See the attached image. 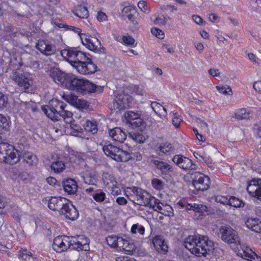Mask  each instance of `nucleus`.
Returning <instances> with one entry per match:
<instances>
[{"label": "nucleus", "mask_w": 261, "mask_h": 261, "mask_svg": "<svg viewBox=\"0 0 261 261\" xmlns=\"http://www.w3.org/2000/svg\"><path fill=\"white\" fill-rule=\"evenodd\" d=\"M123 42L126 45L132 46L135 43V39L130 36H123L122 38Z\"/></svg>", "instance_id": "6e6d98bb"}, {"label": "nucleus", "mask_w": 261, "mask_h": 261, "mask_svg": "<svg viewBox=\"0 0 261 261\" xmlns=\"http://www.w3.org/2000/svg\"><path fill=\"white\" fill-rule=\"evenodd\" d=\"M156 211L167 216H172L173 214L172 207L167 204L164 205L162 203L157 206Z\"/></svg>", "instance_id": "7c9ffc66"}, {"label": "nucleus", "mask_w": 261, "mask_h": 261, "mask_svg": "<svg viewBox=\"0 0 261 261\" xmlns=\"http://www.w3.org/2000/svg\"><path fill=\"white\" fill-rule=\"evenodd\" d=\"M65 198L62 197H51L48 200V208L53 211H57Z\"/></svg>", "instance_id": "a878e982"}, {"label": "nucleus", "mask_w": 261, "mask_h": 261, "mask_svg": "<svg viewBox=\"0 0 261 261\" xmlns=\"http://www.w3.org/2000/svg\"><path fill=\"white\" fill-rule=\"evenodd\" d=\"M82 178L84 182L88 185H93L96 181L95 175L91 173H86Z\"/></svg>", "instance_id": "a19ab883"}, {"label": "nucleus", "mask_w": 261, "mask_h": 261, "mask_svg": "<svg viewBox=\"0 0 261 261\" xmlns=\"http://www.w3.org/2000/svg\"><path fill=\"white\" fill-rule=\"evenodd\" d=\"M102 150L107 156L118 162H126L130 158L128 152L110 143H106Z\"/></svg>", "instance_id": "6e6552de"}, {"label": "nucleus", "mask_w": 261, "mask_h": 261, "mask_svg": "<svg viewBox=\"0 0 261 261\" xmlns=\"http://www.w3.org/2000/svg\"><path fill=\"white\" fill-rule=\"evenodd\" d=\"M62 186L64 191L70 195L75 194L77 189L76 182L71 178L63 181Z\"/></svg>", "instance_id": "4be33fe9"}, {"label": "nucleus", "mask_w": 261, "mask_h": 261, "mask_svg": "<svg viewBox=\"0 0 261 261\" xmlns=\"http://www.w3.org/2000/svg\"><path fill=\"white\" fill-rule=\"evenodd\" d=\"M128 137L139 143H143L145 140V137L142 134L137 132L129 133Z\"/></svg>", "instance_id": "58836bf2"}, {"label": "nucleus", "mask_w": 261, "mask_h": 261, "mask_svg": "<svg viewBox=\"0 0 261 261\" xmlns=\"http://www.w3.org/2000/svg\"><path fill=\"white\" fill-rule=\"evenodd\" d=\"M22 159L23 162L30 166L37 165L38 162L36 155L30 152H24L22 155Z\"/></svg>", "instance_id": "bb28decb"}, {"label": "nucleus", "mask_w": 261, "mask_h": 261, "mask_svg": "<svg viewBox=\"0 0 261 261\" xmlns=\"http://www.w3.org/2000/svg\"><path fill=\"white\" fill-rule=\"evenodd\" d=\"M184 246L192 253L199 257L216 254L214 243L206 236H190L185 241Z\"/></svg>", "instance_id": "f257e3e1"}, {"label": "nucleus", "mask_w": 261, "mask_h": 261, "mask_svg": "<svg viewBox=\"0 0 261 261\" xmlns=\"http://www.w3.org/2000/svg\"><path fill=\"white\" fill-rule=\"evenodd\" d=\"M136 249V246L133 243L129 242L127 247H125V250L124 251L127 252V254H131L135 251Z\"/></svg>", "instance_id": "e2e57ef3"}, {"label": "nucleus", "mask_w": 261, "mask_h": 261, "mask_svg": "<svg viewBox=\"0 0 261 261\" xmlns=\"http://www.w3.org/2000/svg\"><path fill=\"white\" fill-rule=\"evenodd\" d=\"M84 45L95 53H101L105 50L100 41L96 37L86 38Z\"/></svg>", "instance_id": "dca6fc26"}, {"label": "nucleus", "mask_w": 261, "mask_h": 261, "mask_svg": "<svg viewBox=\"0 0 261 261\" xmlns=\"http://www.w3.org/2000/svg\"><path fill=\"white\" fill-rule=\"evenodd\" d=\"M149 196L147 197L145 200H144L142 205L149 207V208H152L154 211H156L157 206L158 205H160L161 202L159 199H156L155 197L151 196L149 193Z\"/></svg>", "instance_id": "cd10ccee"}, {"label": "nucleus", "mask_w": 261, "mask_h": 261, "mask_svg": "<svg viewBox=\"0 0 261 261\" xmlns=\"http://www.w3.org/2000/svg\"><path fill=\"white\" fill-rule=\"evenodd\" d=\"M138 7L141 10V11L146 12L148 11V6L147 3L144 1H140L138 3Z\"/></svg>", "instance_id": "0e129e2a"}, {"label": "nucleus", "mask_w": 261, "mask_h": 261, "mask_svg": "<svg viewBox=\"0 0 261 261\" xmlns=\"http://www.w3.org/2000/svg\"><path fill=\"white\" fill-rule=\"evenodd\" d=\"M67 104L57 99H52L48 105L42 106V110L47 117L53 121H59L60 118L64 120L72 119V113L66 109Z\"/></svg>", "instance_id": "39448f33"}, {"label": "nucleus", "mask_w": 261, "mask_h": 261, "mask_svg": "<svg viewBox=\"0 0 261 261\" xmlns=\"http://www.w3.org/2000/svg\"><path fill=\"white\" fill-rule=\"evenodd\" d=\"M136 12L130 15L129 14L126 17L132 24L131 30L132 31H136L139 28V24L136 20Z\"/></svg>", "instance_id": "ea45409f"}, {"label": "nucleus", "mask_w": 261, "mask_h": 261, "mask_svg": "<svg viewBox=\"0 0 261 261\" xmlns=\"http://www.w3.org/2000/svg\"><path fill=\"white\" fill-rule=\"evenodd\" d=\"M151 107L156 114L160 113L161 110L163 108V106L156 101L151 102Z\"/></svg>", "instance_id": "bf43d9fd"}, {"label": "nucleus", "mask_w": 261, "mask_h": 261, "mask_svg": "<svg viewBox=\"0 0 261 261\" xmlns=\"http://www.w3.org/2000/svg\"><path fill=\"white\" fill-rule=\"evenodd\" d=\"M261 190V179H253L251 180L247 188L248 192L252 196L258 198Z\"/></svg>", "instance_id": "a211bd4d"}, {"label": "nucleus", "mask_w": 261, "mask_h": 261, "mask_svg": "<svg viewBox=\"0 0 261 261\" xmlns=\"http://www.w3.org/2000/svg\"><path fill=\"white\" fill-rule=\"evenodd\" d=\"M79 50L76 48H70L67 49H64L61 51V54L62 56H66L68 58L69 62L71 64V60H75L76 58V55L79 53Z\"/></svg>", "instance_id": "c756f323"}, {"label": "nucleus", "mask_w": 261, "mask_h": 261, "mask_svg": "<svg viewBox=\"0 0 261 261\" xmlns=\"http://www.w3.org/2000/svg\"><path fill=\"white\" fill-rule=\"evenodd\" d=\"M36 47L42 54L46 56L55 55L57 52V47L54 44L43 40H39Z\"/></svg>", "instance_id": "ddd939ff"}, {"label": "nucleus", "mask_w": 261, "mask_h": 261, "mask_svg": "<svg viewBox=\"0 0 261 261\" xmlns=\"http://www.w3.org/2000/svg\"><path fill=\"white\" fill-rule=\"evenodd\" d=\"M7 103V96L2 92H0V110L5 108Z\"/></svg>", "instance_id": "603ef678"}, {"label": "nucleus", "mask_w": 261, "mask_h": 261, "mask_svg": "<svg viewBox=\"0 0 261 261\" xmlns=\"http://www.w3.org/2000/svg\"><path fill=\"white\" fill-rule=\"evenodd\" d=\"M89 58L87 56L86 54L80 51L76 55V58L75 60H71V65L75 68L79 66L80 63L84 62L88 60Z\"/></svg>", "instance_id": "72a5a7b5"}, {"label": "nucleus", "mask_w": 261, "mask_h": 261, "mask_svg": "<svg viewBox=\"0 0 261 261\" xmlns=\"http://www.w3.org/2000/svg\"><path fill=\"white\" fill-rule=\"evenodd\" d=\"M20 161L18 151L9 143L0 146V162L15 165Z\"/></svg>", "instance_id": "0eeeda50"}, {"label": "nucleus", "mask_w": 261, "mask_h": 261, "mask_svg": "<svg viewBox=\"0 0 261 261\" xmlns=\"http://www.w3.org/2000/svg\"><path fill=\"white\" fill-rule=\"evenodd\" d=\"M173 115L172 123L176 128H178L182 119L180 115L177 113H173Z\"/></svg>", "instance_id": "09e8293b"}, {"label": "nucleus", "mask_w": 261, "mask_h": 261, "mask_svg": "<svg viewBox=\"0 0 261 261\" xmlns=\"http://www.w3.org/2000/svg\"><path fill=\"white\" fill-rule=\"evenodd\" d=\"M125 240L122 237H119L118 240H117V244L115 247V248L118 251H122V248H123V246L124 245V242H125Z\"/></svg>", "instance_id": "680f3d73"}, {"label": "nucleus", "mask_w": 261, "mask_h": 261, "mask_svg": "<svg viewBox=\"0 0 261 261\" xmlns=\"http://www.w3.org/2000/svg\"><path fill=\"white\" fill-rule=\"evenodd\" d=\"M91 196L97 202H102L103 201H105V203L109 202V198H107L105 192L102 190H96L91 194Z\"/></svg>", "instance_id": "c85d7f7f"}, {"label": "nucleus", "mask_w": 261, "mask_h": 261, "mask_svg": "<svg viewBox=\"0 0 261 261\" xmlns=\"http://www.w3.org/2000/svg\"><path fill=\"white\" fill-rule=\"evenodd\" d=\"M72 118L71 119V121H70V119H66V120L65 121L70 124V127L73 131L76 133H82L83 128L79 125L72 123Z\"/></svg>", "instance_id": "3c124183"}, {"label": "nucleus", "mask_w": 261, "mask_h": 261, "mask_svg": "<svg viewBox=\"0 0 261 261\" xmlns=\"http://www.w3.org/2000/svg\"><path fill=\"white\" fill-rule=\"evenodd\" d=\"M119 238V237L115 235L108 237L106 238V241L108 245L112 248H115L117 244V240H118Z\"/></svg>", "instance_id": "79ce46f5"}, {"label": "nucleus", "mask_w": 261, "mask_h": 261, "mask_svg": "<svg viewBox=\"0 0 261 261\" xmlns=\"http://www.w3.org/2000/svg\"><path fill=\"white\" fill-rule=\"evenodd\" d=\"M124 117L126 123L134 127L144 126L145 122L140 118V115L139 113L128 111L125 113Z\"/></svg>", "instance_id": "4468645a"}, {"label": "nucleus", "mask_w": 261, "mask_h": 261, "mask_svg": "<svg viewBox=\"0 0 261 261\" xmlns=\"http://www.w3.org/2000/svg\"><path fill=\"white\" fill-rule=\"evenodd\" d=\"M68 29H71V30L74 31V32L78 33V34L80 36L82 42L84 45V43L85 42V38H91L92 37V36H89L85 34L81 33V30L79 28H77L72 27V26H68Z\"/></svg>", "instance_id": "c03bdc74"}, {"label": "nucleus", "mask_w": 261, "mask_h": 261, "mask_svg": "<svg viewBox=\"0 0 261 261\" xmlns=\"http://www.w3.org/2000/svg\"><path fill=\"white\" fill-rule=\"evenodd\" d=\"M115 184L112 182L111 186V194L114 196L118 195L121 194V191L120 189L116 186V182L114 181Z\"/></svg>", "instance_id": "4d7b16f0"}, {"label": "nucleus", "mask_w": 261, "mask_h": 261, "mask_svg": "<svg viewBox=\"0 0 261 261\" xmlns=\"http://www.w3.org/2000/svg\"><path fill=\"white\" fill-rule=\"evenodd\" d=\"M250 112L246 109H241L234 113V117L238 119H249L250 117Z\"/></svg>", "instance_id": "e433bc0d"}, {"label": "nucleus", "mask_w": 261, "mask_h": 261, "mask_svg": "<svg viewBox=\"0 0 261 261\" xmlns=\"http://www.w3.org/2000/svg\"><path fill=\"white\" fill-rule=\"evenodd\" d=\"M215 200L217 202H219L223 204H227L229 203V198L226 196H222L221 195L217 196Z\"/></svg>", "instance_id": "5fc2aeb1"}, {"label": "nucleus", "mask_w": 261, "mask_h": 261, "mask_svg": "<svg viewBox=\"0 0 261 261\" xmlns=\"http://www.w3.org/2000/svg\"><path fill=\"white\" fill-rule=\"evenodd\" d=\"M69 74H66L58 68H52L49 71V76L57 83L65 84L67 82V76Z\"/></svg>", "instance_id": "f3484780"}, {"label": "nucleus", "mask_w": 261, "mask_h": 261, "mask_svg": "<svg viewBox=\"0 0 261 261\" xmlns=\"http://www.w3.org/2000/svg\"><path fill=\"white\" fill-rule=\"evenodd\" d=\"M8 123L6 118L2 114H0V128H7Z\"/></svg>", "instance_id": "13d9d810"}, {"label": "nucleus", "mask_w": 261, "mask_h": 261, "mask_svg": "<svg viewBox=\"0 0 261 261\" xmlns=\"http://www.w3.org/2000/svg\"><path fill=\"white\" fill-rule=\"evenodd\" d=\"M115 261H136L134 258L128 256H119L115 258Z\"/></svg>", "instance_id": "338daca9"}, {"label": "nucleus", "mask_w": 261, "mask_h": 261, "mask_svg": "<svg viewBox=\"0 0 261 261\" xmlns=\"http://www.w3.org/2000/svg\"><path fill=\"white\" fill-rule=\"evenodd\" d=\"M89 242V239L84 235L59 236L54 239L53 248L57 252L64 251L68 248L77 251H88L90 249Z\"/></svg>", "instance_id": "f03ea898"}, {"label": "nucleus", "mask_w": 261, "mask_h": 261, "mask_svg": "<svg viewBox=\"0 0 261 261\" xmlns=\"http://www.w3.org/2000/svg\"><path fill=\"white\" fill-rule=\"evenodd\" d=\"M167 18L165 16H163V18L158 17L154 21V23L156 25H165L167 22Z\"/></svg>", "instance_id": "052dcab7"}, {"label": "nucleus", "mask_w": 261, "mask_h": 261, "mask_svg": "<svg viewBox=\"0 0 261 261\" xmlns=\"http://www.w3.org/2000/svg\"><path fill=\"white\" fill-rule=\"evenodd\" d=\"M19 252L20 257L25 261H39L36 257L33 255L30 251L26 249L20 250Z\"/></svg>", "instance_id": "c9c22d12"}, {"label": "nucleus", "mask_w": 261, "mask_h": 261, "mask_svg": "<svg viewBox=\"0 0 261 261\" xmlns=\"http://www.w3.org/2000/svg\"><path fill=\"white\" fill-rule=\"evenodd\" d=\"M217 89L219 91L220 93L223 94L224 95H232V92L231 89L229 86H216Z\"/></svg>", "instance_id": "49530a36"}, {"label": "nucleus", "mask_w": 261, "mask_h": 261, "mask_svg": "<svg viewBox=\"0 0 261 261\" xmlns=\"http://www.w3.org/2000/svg\"><path fill=\"white\" fill-rule=\"evenodd\" d=\"M65 86L68 89L83 95L96 92H101L103 88V86L95 85L86 79L71 74L67 76Z\"/></svg>", "instance_id": "20e7f679"}, {"label": "nucleus", "mask_w": 261, "mask_h": 261, "mask_svg": "<svg viewBox=\"0 0 261 261\" xmlns=\"http://www.w3.org/2000/svg\"><path fill=\"white\" fill-rule=\"evenodd\" d=\"M85 130L92 134H95L97 131V125L96 122L94 120H86L83 125Z\"/></svg>", "instance_id": "473e14b6"}, {"label": "nucleus", "mask_w": 261, "mask_h": 261, "mask_svg": "<svg viewBox=\"0 0 261 261\" xmlns=\"http://www.w3.org/2000/svg\"><path fill=\"white\" fill-rule=\"evenodd\" d=\"M131 232L135 234L138 232L140 234L143 235L145 232V228L138 223L135 224L132 226Z\"/></svg>", "instance_id": "37998d69"}, {"label": "nucleus", "mask_w": 261, "mask_h": 261, "mask_svg": "<svg viewBox=\"0 0 261 261\" xmlns=\"http://www.w3.org/2000/svg\"><path fill=\"white\" fill-rule=\"evenodd\" d=\"M51 170L56 173H61L65 169V165L63 162L61 161H56L54 162L50 166Z\"/></svg>", "instance_id": "f704fd0d"}, {"label": "nucleus", "mask_w": 261, "mask_h": 261, "mask_svg": "<svg viewBox=\"0 0 261 261\" xmlns=\"http://www.w3.org/2000/svg\"><path fill=\"white\" fill-rule=\"evenodd\" d=\"M136 11L135 7L132 6H126L123 8L122 11V15L123 16L127 17L129 14L135 13Z\"/></svg>", "instance_id": "a18cd8bd"}, {"label": "nucleus", "mask_w": 261, "mask_h": 261, "mask_svg": "<svg viewBox=\"0 0 261 261\" xmlns=\"http://www.w3.org/2000/svg\"><path fill=\"white\" fill-rule=\"evenodd\" d=\"M152 187L158 190H161L163 189L164 183L163 182L157 178H154L152 180Z\"/></svg>", "instance_id": "de8ad7c7"}, {"label": "nucleus", "mask_w": 261, "mask_h": 261, "mask_svg": "<svg viewBox=\"0 0 261 261\" xmlns=\"http://www.w3.org/2000/svg\"><path fill=\"white\" fill-rule=\"evenodd\" d=\"M160 150L166 154L169 153L173 149L172 146L170 143H166L159 147Z\"/></svg>", "instance_id": "8fccbe9b"}, {"label": "nucleus", "mask_w": 261, "mask_h": 261, "mask_svg": "<svg viewBox=\"0 0 261 261\" xmlns=\"http://www.w3.org/2000/svg\"><path fill=\"white\" fill-rule=\"evenodd\" d=\"M253 86L256 91L261 93V81L254 82Z\"/></svg>", "instance_id": "774afa93"}, {"label": "nucleus", "mask_w": 261, "mask_h": 261, "mask_svg": "<svg viewBox=\"0 0 261 261\" xmlns=\"http://www.w3.org/2000/svg\"><path fill=\"white\" fill-rule=\"evenodd\" d=\"M132 100V97L128 94L124 93H117L111 109L117 112H120L130 107Z\"/></svg>", "instance_id": "9b49d317"}, {"label": "nucleus", "mask_w": 261, "mask_h": 261, "mask_svg": "<svg viewBox=\"0 0 261 261\" xmlns=\"http://www.w3.org/2000/svg\"><path fill=\"white\" fill-rule=\"evenodd\" d=\"M60 215L66 219L74 220L79 217V212L68 199L65 198L57 211Z\"/></svg>", "instance_id": "1a4fd4ad"}, {"label": "nucleus", "mask_w": 261, "mask_h": 261, "mask_svg": "<svg viewBox=\"0 0 261 261\" xmlns=\"http://www.w3.org/2000/svg\"><path fill=\"white\" fill-rule=\"evenodd\" d=\"M153 164L158 169L160 170L163 174H167L173 171V167L166 162L155 160L153 161Z\"/></svg>", "instance_id": "393cba45"}, {"label": "nucleus", "mask_w": 261, "mask_h": 261, "mask_svg": "<svg viewBox=\"0 0 261 261\" xmlns=\"http://www.w3.org/2000/svg\"><path fill=\"white\" fill-rule=\"evenodd\" d=\"M11 79L19 87V89L28 93H34L36 87L31 75L28 72H20L15 71L10 75Z\"/></svg>", "instance_id": "423d86ee"}, {"label": "nucleus", "mask_w": 261, "mask_h": 261, "mask_svg": "<svg viewBox=\"0 0 261 261\" xmlns=\"http://www.w3.org/2000/svg\"><path fill=\"white\" fill-rule=\"evenodd\" d=\"M172 161L180 168L184 170H192L196 169V165L189 158L182 154L175 155Z\"/></svg>", "instance_id": "f8f14e48"}, {"label": "nucleus", "mask_w": 261, "mask_h": 261, "mask_svg": "<svg viewBox=\"0 0 261 261\" xmlns=\"http://www.w3.org/2000/svg\"><path fill=\"white\" fill-rule=\"evenodd\" d=\"M192 183L197 190L204 191L210 187V178L205 175L199 172H193L191 174Z\"/></svg>", "instance_id": "9d476101"}, {"label": "nucleus", "mask_w": 261, "mask_h": 261, "mask_svg": "<svg viewBox=\"0 0 261 261\" xmlns=\"http://www.w3.org/2000/svg\"><path fill=\"white\" fill-rule=\"evenodd\" d=\"M152 244L155 250L159 252L165 253L168 251V247L163 236H155L152 240Z\"/></svg>", "instance_id": "412c9836"}, {"label": "nucleus", "mask_w": 261, "mask_h": 261, "mask_svg": "<svg viewBox=\"0 0 261 261\" xmlns=\"http://www.w3.org/2000/svg\"><path fill=\"white\" fill-rule=\"evenodd\" d=\"M229 205L235 207H242L245 205V203L241 199L234 196H229Z\"/></svg>", "instance_id": "4c0bfd02"}, {"label": "nucleus", "mask_w": 261, "mask_h": 261, "mask_svg": "<svg viewBox=\"0 0 261 261\" xmlns=\"http://www.w3.org/2000/svg\"><path fill=\"white\" fill-rule=\"evenodd\" d=\"M246 226L252 231L261 233V221L256 218H248L245 222Z\"/></svg>", "instance_id": "b1692460"}, {"label": "nucleus", "mask_w": 261, "mask_h": 261, "mask_svg": "<svg viewBox=\"0 0 261 261\" xmlns=\"http://www.w3.org/2000/svg\"><path fill=\"white\" fill-rule=\"evenodd\" d=\"M151 32L153 35L155 36L159 39H162L164 38V32L159 29H157L156 28H152L151 30Z\"/></svg>", "instance_id": "864d4df0"}, {"label": "nucleus", "mask_w": 261, "mask_h": 261, "mask_svg": "<svg viewBox=\"0 0 261 261\" xmlns=\"http://www.w3.org/2000/svg\"><path fill=\"white\" fill-rule=\"evenodd\" d=\"M67 100L71 105L79 109H87L88 106L87 101L83 99L79 98L78 96L74 95H69Z\"/></svg>", "instance_id": "5701e85b"}, {"label": "nucleus", "mask_w": 261, "mask_h": 261, "mask_svg": "<svg viewBox=\"0 0 261 261\" xmlns=\"http://www.w3.org/2000/svg\"><path fill=\"white\" fill-rule=\"evenodd\" d=\"M109 136L115 141L122 143L126 139V133L120 127H115L109 130Z\"/></svg>", "instance_id": "6ab92c4d"}, {"label": "nucleus", "mask_w": 261, "mask_h": 261, "mask_svg": "<svg viewBox=\"0 0 261 261\" xmlns=\"http://www.w3.org/2000/svg\"><path fill=\"white\" fill-rule=\"evenodd\" d=\"M73 13L80 18H87L89 16V12L87 7L82 5L77 7Z\"/></svg>", "instance_id": "2f4dec72"}, {"label": "nucleus", "mask_w": 261, "mask_h": 261, "mask_svg": "<svg viewBox=\"0 0 261 261\" xmlns=\"http://www.w3.org/2000/svg\"><path fill=\"white\" fill-rule=\"evenodd\" d=\"M221 239L227 244H239L241 250H240L238 255L242 258L249 261H261V257L257 255L248 246L241 245L238 232L229 225L222 226L219 229Z\"/></svg>", "instance_id": "7ed1b4c3"}, {"label": "nucleus", "mask_w": 261, "mask_h": 261, "mask_svg": "<svg viewBox=\"0 0 261 261\" xmlns=\"http://www.w3.org/2000/svg\"><path fill=\"white\" fill-rule=\"evenodd\" d=\"M76 70L82 74H89L94 73L97 70V66L89 58L88 60L80 63L75 67Z\"/></svg>", "instance_id": "2eb2a0df"}, {"label": "nucleus", "mask_w": 261, "mask_h": 261, "mask_svg": "<svg viewBox=\"0 0 261 261\" xmlns=\"http://www.w3.org/2000/svg\"><path fill=\"white\" fill-rule=\"evenodd\" d=\"M200 205V204H199L196 203H194L193 204H188L187 205L186 207L188 210H193L194 211H195L196 212H198V208L199 209Z\"/></svg>", "instance_id": "69168bd1"}, {"label": "nucleus", "mask_w": 261, "mask_h": 261, "mask_svg": "<svg viewBox=\"0 0 261 261\" xmlns=\"http://www.w3.org/2000/svg\"><path fill=\"white\" fill-rule=\"evenodd\" d=\"M132 192L135 194L137 197V204L142 205L144 200L149 196V193L138 187L133 186L129 188Z\"/></svg>", "instance_id": "aec40b11"}]
</instances>
